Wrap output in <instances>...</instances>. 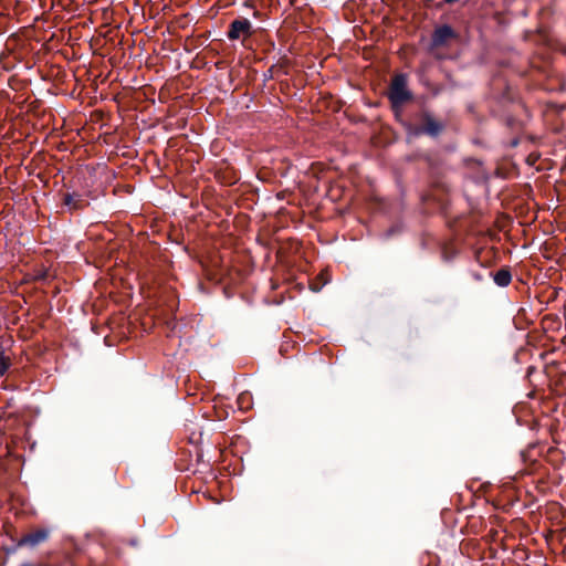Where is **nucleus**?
<instances>
[{"instance_id": "nucleus-1", "label": "nucleus", "mask_w": 566, "mask_h": 566, "mask_svg": "<svg viewBox=\"0 0 566 566\" xmlns=\"http://www.w3.org/2000/svg\"><path fill=\"white\" fill-rule=\"evenodd\" d=\"M406 129L408 134L415 137L429 136L437 138L444 132L446 125L437 119L430 111L422 109L417 115V122L406 124Z\"/></svg>"}, {"instance_id": "nucleus-2", "label": "nucleus", "mask_w": 566, "mask_h": 566, "mask_svg": "<svg viewBox=\"0 0 566 566\" xmlns=\"http://www.w3.org/2000/svg\"><path fill=\"white\" fill-rule=\"evenodd\" d=\"M413 94L408 90V76L405 73L396 74L390 82L388 99L394 109H398L412 101Z\"/></svg>"}, {"instance_id": "nucleus-3", "label": "nucleus", "mask_w": 566, "mask_h": 566, "mask_svg": "<svg viewBox=\"0 0 566 566\" xmlns=\"http://www.w3.org/2000/svg\"><path fill=\"white\" fill-rule=\"evenodd\" d=\"M458 33L449 24L437 27L432 34L429 44V52L433 53L437 49L448 46L452 41L457 40Z\"/></svg>"}, {"instance_id": "nucleus-4", "label": "nucleus", "mask_w": 566, "mask_h": 566, "mask_svg": "<svg viewBox=\"0 0 566 566\" xmlns=\"http://www.w3.org/2000/svg\"><path fill=\"white\" fill-rule=\"evenodd\" d=\"M252 34V23L245 18L234 19L228 28L227 36L229 40H238L241 35L250 36Z\"/></svg>"}, {"instance_id": "nucleus-5", "label": "nucleus", "mask_w": 566, "mask_h": 566, "mask_svg": "<svg viewBox=\"0 0 566 566\" xmlns=\"http://www.w3.org/2000/svg\"><path fill=\"white\" fill-rule=\"evenodd\" d=\"M62 201L70 211L83 210L90 206L87 196L78 192H65Z\"/></svg>"}, {"instance_id": "nucleus-6", "label": "nucleus", "mask_w": 566, "mask_h": 566, "mask_svg": "<svg viewBox=\"0 0 566 566\" xmlns=\"http://www.w3.org/2000/svg\"><path fill=\"white\" fill-rule=\"evenodd\" d=\"M49 537L46 530H36L35 532L29 533L21 537L18 542V546H36L44 542Z\"/></svg>"}, {"instance_id": "nucleus-7", "label": "nucleus", "mask_w": 566, "mask_h": 566, "mask_svg": "<svg viewBox=\"0 0 566 566\" xmlns=\"http://www.w3.org/2000/svg\"><path fill=\"white\" fill-rule=\"evenodd\" d=\"M332 279L328 269H324L319 272L314 281L311 282L310 287L313 292H319L324 285H326Z\"/></svg>"}, {"instance_id": "nucleus-8", "label": "nucleus", "mask_w": 566, "mask_h": 566, "mask_svg": "<svg viewBox=\"0 0 566 566\" xmlns=\"http://www.w3.org/2000/svg\"><path fill=\"white\" fill-rule=\"evenodd\" d=\"M493 280L499 286L504 287L511 283L512 275L507 269H501L493 275Z\"/></svg>"}, {"instance_id": "nucleus-9", "label": "nucleus", "mask_w": 566, "mask_h": 566, "mask_svg": "<svg viewBox=\"0 0 566 566\" xmlns=\"http://www.w3.org/2000/svg\"><path fill=\"white\" fill-rule=\"evenodd\" d=\"M11 366V359L0 347V377H2Z\"/></svg>"}, {"instance_id": "nucleus-10", "label": "nucleus", "mask_w": 566, "mask_h": 566, "mask_svg": "<svg viewBox=\"0 0 566 566\" xmlns=\"http://www.w3.org/2000/svg\"><path fill=\"white\" fill-rule=\"evenodd\" d=\"M249 398L248 394H241L239 397V403H243V400H249Z\"/></svg>"}, {"instance_id": "nucleus-11", "label": "nucleus", "mask_w": 566, "mask_h": 566, "mask_svg": "<svg viewBox=\"0 0 566 566\" xmlns=\"http://www.w3.org/2000/svg\"><path fill=\"white\" fill-rule=\"evenodd\" d=\"M443 1L448 4H453V3L458 2L459 0H443Z\"/></svg>"}, {"instance_id": "nucleus-12", "label": "nucleus", "mask_w": 566, "mask_h": 566, "mask_svg": "<svg viewBox=\"0 0 566 566\" xmlns=\"http://www.w3.org/2000/svg\"><path fill=\"white\" fill-rule=\"evenodd\" d=\"M484 250H478V253H476V259L480 260V256H481V253L483 252Z\"/></svg>"}, {"instance_id": "nucleus-13", "label": "nucleus", "mask_w": 566, "mask_h": 566, "mask_svg": "<svg viewBox=\"0 0 566 566\" xmlns=\"http://www.w3.org/2000/svg\"><path fill=\"white\" fill-rule=\"evenodd\" d=\"M513 123H514V119H513V118H509V119H507V125H509V126H511Z\"/></svg>"}, {"instance_id": "nucleus-14", "label": "nucleus", "mask_w": 566, "mask_h": 566, "mask_svg": "<svg viewBox=\"0 0 566 566\" xmlns=\"http://www.w3.org/2000/svg\"><path fill=\"white\" fill-rule=\"evenodd\" d=\"M426 4H430L433 0H423Z\"/></svg>"}, {"instance_id": "nucleus-15", "label": "nucleus", "mask_w": 566, "mask_h": 566, "mask_svg": "<svg viewBox=\"0 0 566 566\" xmlns=\"http://www.w3.org/2000/svg\"><path fill=\"white\" fill-rule=\"evenodd\" d=\"M517 144H518V142H517V140H513V142H512V145H513V146H516Z\"/></svg>"}, {"instance_id": "nucleus-16", "label": "nucleus", "mask_w": 566, "mask_h": 566, "mask_svg": "<svg viewBox=\"0 0 566 566\" xmlns=\"http://www.w3.org/2000/svg\"><path fill=\"white\" fill-rule=\"evenodd\" d=\"M436 7L440 9L442 7V3H437Z\"/></svg>"}, {"instance_id": "nucleus-17", "label": "nucleus", "mask_w": 566, "mask_h": 566, "mask_svg": "<svg viewBox=\"0 0 566 566\" xmlns=\"http://www.w3.org/2000/svg\"><path fill=\"white\" fill-rule=\"evenodd\" d=\"M23 566H30V565H23Z\"/></svg>"}]
</instances>
